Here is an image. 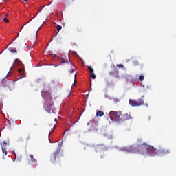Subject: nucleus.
Segmentation results:
<instances>
[{"label": "nucleus", "mask_w": 176, "mask_h": 176, "mask_svg": "<svg viewBox=\"0 0 176 176\" xmlns=\"http://www.w3.org/2000/svg\"><path fill=\"white\" fill-rule=\"evenodd\" d=\"M2 87H7L8 89H10V90H12V89H13L14 87V83L13 81L7 80H6V78H4L0 82V89Z\"/></svg>", "instance_id": "6"}, {"label": "nucleus", "mask_w": 176, "mask_h": 176, "mask_svg": "<svg viewBox=\"0 0 176 176\" xmlns=\"http://www.w3.org/2000/svg\"><path fill=\"white\" fill-rule=\"evenodd\" d=\"M10 76V72H8V75L6 76V77H8Z\"/></svg>", "instance_id": "29"}, {"label": "nucleus", "mask_w": 176, "mask_h": 176, "mask_svg": "<svg viewBox=\"0 0 176 176\" xmlns=\"http://www.w3.org/2000/svg\"><path fill=\"white\" fill-rule=\"evenodd\" d=\"M51 56L53 57V58H55L56 57V54H53L51 55Z\"/></svg>", "instance_id": "28"}, {"label": "nucleus", "mask_w": 176, "mask_h": 176, "mask_svg": "<svg viewBox=\"0 0 176 176\" xmlns=\"http://www.w3.org/2000/svg\"><path fill=\"white\" fill-rule=\"evenodd\" d=\"M8 14H6V16H8Z\"/></svg>", "instance_id": "36"}, {"label": "nucleus", "mask_w": 176, "mask_h": 176, "mask_svg": "<svg viewBox=\"0 0 176 176\" xmlns=\"http://www.w3.org/2000/svg\"><path fill=\"white\" fill-rule=\"evenodd\" d=\"M44 109L49 113H55V108L54 107V102L52 101V98L50 100H45L44 103Z\"/></svg>", "instance_id": "4"}, {"label": "nucleus", "mask_w": 176, "mask_h": 176, "mask_svg": "<svg viewBox=\"0 0 176 176\" xmlns=\"http://www.w3.org/2000/svg\"><path fill=\"white\" fill-rule=\"evenodd\" d=\"M139 80H140V82H143V80H144V76L140 75V76H139Z\"/></svg>", "instance_id": "21"}, {"label": "nucleus", "mask_w": 176, "mask_h": 176, "mask_svg": "<svg viewBox=\"0 0 176 176\" xmlns=\"http://www.w3.org/2000/svg\"><path fill=\"white\" fill-rule=\"evenodd\" d=\"M145 103H144V96H142V98H138V100L129 99V105L131 107H141Z\"/></svg>", "instance_id": "5"}, {"label": "nucleus", "mask_w": 176, "mask_h": 176, "mask_svg": "<svg viewBox=\"0 0 176 176\" xmlns=\"http://www.w3.org/2000/svg\"><path fill=\"white\" fill-rule=\"evenodd\" d=\"M105 148L106 146L104 144H97L96 147H95V151H96V152L99 151H103L105 149Z\"/></svg>", "instance_id": "13"}, {"label": "nucleus", "mask_w": 176, "mask_h": 176, "mask_svg": "<svg viewBox=\"0 0 176 176\" xmlns=\"http://www.w3.org/2000/svg\"><path fill=\"white\" fill-rule=\"evenodd\" d=\"M50 55H53V52H50Z\"/></svg>", "instance_id": "33"}, {"label": "nucleus", "mask_w": 176, "mask_h": 176, "mask_svg": "<svg viewBox=\"0 0 176 176\" xmlns=\"http://www.w3.org/2000/svg\"><path fill=\"white\" fill-rule=\"evenodd\" d=\"M19 75H20L19 79H21V78H23L25 77V72L23 69V68L19 69Z\"/></svg>", "instance_id": "14"}, {"label": "nucleus", "mask_w": 176, "mask_h": 176, "mask_svg": "<svg viewBox=\"0 0 176 176\" xmlns=\"http://www.w3.org/2000/svg\"><path fill=\"white\" fill-rule=\"evenodd\" d=\"M55 121H57V118H55Z\"/></svg>", "instance_id": "39"}, {"label": "nucleus", "mask_w": 176, "mask_h": 176, "mask_svg": "<svg viewBox=\"0 0 176 176\" xmlns=\"http://www.w3.org/2000/svg\"><path fill=\"white\" fill-rule=\"evenodd\" d=\"M142 146H151L146 143H142V144L138 145L137 146L131 145L128 147L127 152H129V153H135L138 155H142V156H146L148 155V150L143 151V150L141 149Z\"/></svg>", "instance_id": "2"}, {"label": "nucleus", "mask_w": 176, "mask_h": 176, "mask_svg": "<svg viewBox=\"0 0 176 176\" xmlns=\"http://www.w3.org/2000/svg\"><path fill=\"white\" fill-rule=\"evenodd\" d=\"M63 145V142H60L58 143V148L57 151L52 153L51 157H50V161L52 164L57 165V166H61V162L59 159L60 153H61V148Z\"/></svg>", "instance_id": "3"}, {"label": "nucleus", "mask_w": 176, "mask_h": 176, "mask_svg": "<svg viewBox=\"0 0 176 176\" xmlns=\"http://www.w3.org/2000/svg\"><path fill=\"white\" fill-rule=\"evenodd\" d=\"M120 151H125V152H128V147H122L120 148Z\"/></svg>", "instance_id": "19"}, {"label": "nucleus", "mask_w": 176, "mask_h": 176, "mask_svg": "<svg viewBox=\"0 0 176 176\" xmlns=\"http://www.w3.org/2000/svg\"><path fill=\"white\" fill-rule=\"evenodd\" d=\"M87 68L89 70V72H90V77H91V78L96 79V74H94V69H92L91 67H90V66H88Z\"/></svg>", "instance_id": "12"}, {"label": "nucleus", "mask_w": 176, "mask_h": 176, "mask_svg": "<svg viewBox=\"0 0 176 176\" xmlns=\"http://www.w3.org/2000/svg\"><path fill=\"white\" fill-rule=\"evenodd\" d=\"M128 77H129V76L128 75H126V74H125V76H124V78H128Z\"/></svg>", "instance_id": "31"}, {"label": "nucleus", "mask_w": 176, "mask_h": 176, "mask_svg": "<svg viewBox=\"0 0 176 176\" xmlns=\"http://www.w3.org/2000/svg\"><path fill=\"white\" fill-rule=\"evenodd\" d=\"M23 1L27 2V1H28V0H23Z\"/></svg>", "instance_id": "34"}, {"label": "nucleus", "mask_w": 176, "mask_h": 176, "mask_svg": "<svg viewBox=\"0 0 176 176\" xmlns=\"http://www.w3.org/2000/svg\"><path fill=\"white\" fill-rule=\"evenodd\" d=\"M116 67H118V68H124V65L122 64H117Z\"/></svg>", "instance_id": "23"}, {"label": "nucleus", "mask_w": 176, "mask_h": 176, "mask_svg": "<svg viewBox=\"0 0 176 176\" xmlns=\"http://www.w3.org/2000/svg\"><path fill=\"white\" fill-rule=\"evenodd\" d=\"M110 118L112 120H114V121L119 122L120 121V116H122V111H119L118 112H116L115 111H111L109 112Z\"/></svg>", "instance_id": "7"}, {"label": "nucleus", "mask_w": 176, "mask_h": 176, "mask_svg": "<svg viewBox=\"0 0 176 176\" xmlns=\"http://www.w3.org/2000/svg\"><path fill=\"white\" fill-rule=\"evenodd\" d=\"M8 50L12 54L18 53V51H16V48H10Z\"/></svg>", "instance_id": "18"}, {"label": "nucleus", "mask_w": 176, "mask_h": 176, "mask_svg": "<svg viewBox=\"0 0 176 176\" xmlns=\"http://www.w3.org/2000/svg\"><path fill=\"white\" fill-rule=\"evenodd\" d=\"M53 41V38H52V39H51V41Z\"/></svg>", "instance_id": "38"}, {"label": "nucleus", "mask_w": 176, "mask_h": 176, "mask_svg": "<svg viewBox=\"0 0 176 176\" xmlns=\"http://www.w3.org/2000/svg\"><path fill=\"white\" fill-rule=\"evenodd\" d=\"M15 45H16V46L20 47V45L19 43H15Z\"/></svg>", "instance_id": "32"}, {"label": "nucleus", "mask_w": 176, "mask_h": 176, "mask_svg": "<svg viewBox=\"0 0 176 176\" xmlns=\"http://www.w3.org/2000/svg\"><path fill=\"white\" fill-rule=\"evenodd\" d=\"M113 102H114V104H116L118 102H120V100L119 98H114L113 99Z\"/></svg>", "instance_id": "20"}, {"label": "nucleus", "mask_w": 176, "mask_h": 176, "mask_svg": "<svg viewBox=\"0 0 176 176\" xmlns=\"http://www.w3.org/2000/svg\"><path fill=\"white\" fill-rule=\"evenodd\" d=\"M103 115H104V113H103L102 111H97V113H96V116H97V117H102Z\"/></svg>", "instance_id": "17"}, {"label": "nucleus", "mask_w": 176, "mask_h": 176, "mask_svg": "<svg viewBox=\"0 0 176 176\" xmlns=\"http://www.w3.org/2000/svg\"><path fill=\"white\" fill-rule=\"evenodd\" d=\"M75 76V80H74V83L76 82V74L74 75Z\"/></svg>", "instance_id": "30"}, {"label": "nucleus", "mask_w": 176, "mask_h": 176, "mask_svg": "<svg viewBox=\"0 0 176 176\" xmlns=\"http://www.w3.org/2000/svg\"><path fill=\"white\" fill-rule=\"evenodd\" d=\"M22 67L23 68V64L21 63L20 59H15L14 63L12 65V67Z\"/></svg>", "instance_id": "10"}, {"label": "nucleus", "mask_w": 176, "mask_h": 176, "mask_svg": "<svg viewBox=\"0 0 176 176\" xmlns=\"http://www.w3.org/2000/svg\"><path fill=\"white\" fill-rule=\"evenodd\" d=\"M70 64L72 65H73V64H72V63L70 61Z\"/></svg>", "instance_id": "35"}, {"label": "nucleus", "mask_w": 176, "mask_h": 176, "mask_svg": "<svg viewBox=\"0 0 176 176\" xmlns=\"http://www.w3.org/2000/svg\"><path fill=\"white\" fill-rule=\"evenodd\" d=\"M74 73V69H70V74Z\"/></svg>", "instance_id": "27"}, {"label": "nucleus", "mask_w": 176, "mask_h": 176, "mask_svg": "<svg viewBox=\"0 0 176 176\" xmlns=\"http://www.w3.org/2000/svg\"><path fill=\"white\" fill-rule=\"evenodd\" d=\"M47 92H45V91H41V97L44 98H45V95H46Z\"/></svg>", "instance_id": "22"}, {"label": "nucleus", "mask_w": 176, "mask_h": 176, "mask_svg": "<svg viewBox=\"0 0 176 176\" xmlns=\"http://www.w3.org/2000/svg\"><path fill=\"white\" fill-rule=\"evenodd\" d=\"M140 149L142 150L143 152L148 151L147 155L151 157H154L155 155H166L171 153V150L170 149L165 148L157 150L156 148L153 146H140Z\"/></svg>", "instance_id": "1"}, {"label": "nucleus", "mask_w": 176, "mask_h": 176, "mask_svg": "<svg viewBox=\"0 0 176 176\" xmlns=\"http://www.w3.org/2000/svg\"><path fill=\"white\" fill-rule=\"evenodd\" d=\"M10 44H12V42H11Z\"/></svg>", "instance_id": "41"}, {"label": "nucleus", "mask_w": 176, "mask_h": 176, "mask_svg": "<svg viewBox=\"0 0 176 176\" xmlns=\"http://www.w3.org/2000/svg\"><path fill=\"white\" fill-rule=\"evenodd\" d=\"M30 160H32V164L34 166H36V160L34 158L33 155H30Z\"/></svg>", "instance_id": "15"}, {"label": "nucleus", "mask_w": 176, "mask_h": 176, "mask_svg": "<svg viewBox=\"0 0 176 176\" xmlns=\"http://www.w3.org/2000/svg\"><path fill=\"white\" fill-rule=\"evenodd\" d=\"M67 63H68V61H67L65 59H62V60L60 61V64Z\"/></svg>", "instance_id": "24"}, {"label": "nucleus", "mask_w": 176, "mask_h": 176, "mask_svg": "<svg viewBox=\"0 0 176 176\" xmlns=\"http://www.w3.org/2000/svg\"><path fill=\"white\" fill-rule=\"evenodd\" d=\"M1 150H2V153L4 155H8V151H6V146L8 145V143H6V142H3L1 143Z\"/></svg>", "instance_id": "9"}, {"label": "nucleus", "mask_w": 176, "mask_h": 176, "mask_svg": "<svg viewBox=\"0 0 176 176\" xmlns=\"http://www.w3.org/2000/svg\"><path fill=\"white\" fill-rule=\"evenodd\" d=\"M133 65L135 66L139 65V62H138L137 60L133 61Z\"/></svg>", "instance_id": "25"}, {"label": "nucleus", "mask_w": 176, "mask_h": 176, "mask_svg": "<svg viewBox=\"0 0 176 176\" xmlns=\"http://www.w3.org/2000/svg\"><path fill=\"white\" fill-rule=\"evenodd\" d=\"M56 29L57 30V33H56L55 36H54V37L57 36L58 34L59 33L60 30H62V26L60 25H58L57 27L56 28Z\"/></svg>", "instance_id": "16"}, {"label": "nucleus", "mask_w": 176, "mask_h": 176, "mask_svg": "<svg viewBox=\"0 0 176 176\" xmlns=\"http://www.w3.org/2000/svg\"><path fill=\"white\" fill-rule=\"evenodd\" d=\"M109 76L116 78H120L119 69L116 66H113V69L109 72Z\"/></svg>", "instance_id": "8"}, {"label": "nucleus", "mask_w": 176, "mask_h": 176, "mask_svg": "<svg viewBox=\"0 0 176 176\" xmlns=\"http://www.w3.org/2000/svg\"><path fill=\"white\" fill-rule=\"evenodd\" d=\"M122 120H131V116L130 113H124V114L122 113Z\"/></svg>", "instance_id": "11"}, {"label": "nucleus", "mask_w": 176, "mask_h": 176, "mask_svg": "<svg viewBox=\"0 0 176 176\" xmlns=\"http://www.w3.org/2000/svg\"><path fill=\"white\" fill-rule=\"evenodd\" d=\"M38 30H36V34H38Z\"/></svg>", "instance_id": "37"}, {"label": "nucleus", "mask_w": 176, "mask_h": 176, "mask_svg": "<svg viewBox=\"0 0 176 176\" xmlns=\"http://www.w3.org/2000/svg\"><path fill=\"white\" fill-rule=\"evenodd\" d=\"M23 26L21 28V30H23Z\"/></svg>", "instance_id": "40"}, {"label": "nucleus", "mask_w": 176, "mask_h": 176, "mask_svg": "<svg viewBox=\"0 0 176 176\" xmlns=\"http://www.w3.org/2000/svg\"><path fill=\"white\" fill-rule=\"evenodd\" d=\"M3 21H4V22H6V23H10V21L8 20V19H6V18H4V19H3Z\"/></svg>", "instance_id": "26"}]
</instances>
